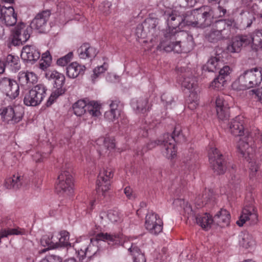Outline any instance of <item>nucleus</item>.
I'll use <instances>...</instances> for the list:
<instances>
[{
  "label": "nucleus",
  "mask_w": 262,
  "mask_h": 262,
  "mask_svg": "<svg viewBox=\"0 0 262 262\" xmlns=\"http://www.w3.org/2000/svg\"><path fill=\"white\" fill-rule=\"evenodd\" d=\"M19 58L17 56L8 55L7 57L5 67L11 69L12 71H16L19 69Z\"/></svg>",
  "instance_id": "nucleus-39"
},
{
  "label": "nucleus",
  "mask_w": 262,
  "mask_h": 262,
  "mask_svg": "<svg viewBox=\"0 0 262 262\" xmlns=\"http://www.w3.org/2000/svg\"><path fill=\"white\" fill-rule=\"evenodd\" d=\"M27 76L26 72H20L18 75V84L27 87Z\"/></svg>",
  "instance_id": "nucleus-56"
},
{
  "label": "nucleus",
  "mask_w": 262,
  "mask_h": 262,
  "mask_svg": "<svg viewBox=\"0 0 262 262\" xmlns=\"http://www.w3.org/2000/svg\"><path fill=\"white\" fill-rule=\"evenodd\" d=\"M39 262H62V258L56 255H50L42 259Z\"/></svg>",
  "instance_id": "nucleus-54"
},
{
  "label": "nucleus",
  "mask_w": 262,
  "mask_h": 262,
  "mask_svg": "<svg viewBox=\"0 0 262 262\" xmlns=\"http://www.w3.org/2000/svg\"><path fill=\"white\" fill-rule=\"evenodd\" d=\"M111 3L108 1H104L101 4L99 8L101 11L105 14H108L110 12Z\"/></svg>",
  "instance_id": "nucleus-55"
},
{
  "label": "nucleus",
  "mask_w": 262,
  "mask_h": 262,
  "mask_svg": "<svg viewBox=\"0 0 262 262\" xmlns=\"http://www.w3.org/2000/svg\"><path fill=\"white\" fill-rule=\"evenodd\" d=\"M113 177L111 169L103 170L99 173L97 181V189L104 192L110 189V180Z\"/></svg>",
  "instance_id": "nucleus-18"
},
{
  "label": "nucleus",
  "mask_w": 262,
  "mask_h": 262,
  "mask_svg": "<svg viewBox=\"0 0 262 262\" xmlns=\"http://www.w3.org/2000/svg\"><path fill=\"white\" fill-rule=\"evenodd\" d=\"M132 107L138 113L144 114L148 111L150 106L147 97L139 98L132 102Z\"/></svg>",
  "instance_id": "nucleus-28"
},
{
  "label": "nucleus",
  "mask_w": 262,
  "mask_h": 262,
  "mask_svg": "<svg viewBox=\"0 0 262 262\" xmlns=\"http://www.w3.org/2000/svg\"><path fill=\"white\" fill-rule=\"evenodd\" d=\"M73 58V53L72 52H70L68 53L65 56H63L57 60V65L64 67L66 66Z\"/></svg>",
  "instance_id": "nucleus-45"
},
{
  "label": "nucleus",
  "mask_w": 262,
  "mask_h": 262,
  "mask_svg": "<svg viewBox=\"0 0 262 262\" xmlns=\"http://www.w3.org/2000/svg\"><path fill=\"white\" fill-rule=\"evenodd\" d=\"M230 214L228 211L225 209H222L219 213L216 214L214 217V222L216 224L224 227L227 226L230 223Z\"/></svg>",
  "instance_id": "nucleus-31"
},
{
  "label": "nucleus",
  "mask_w": 262,
  "mask_h": 262,
  "mask_svg": "<svg viewBox=\"0 0 262 262\" xmlns=\"http://www.w3.org/2000/svg\"><path fill=\"white\" fill-rule=\"evenodd\" d=\"M25 230L20 228H14L2 229L0 230V244H1V238L7 237L10 235H23L25 234Z\"/></svg>",
  "instance_id": "nucleus-40"
},
{
  "label": "nucleus",
  "mask_w": 262,
  "mask_h": 262,
  "mask_svg": "<svg viewBox=\"0 0 262 262\" xmlns=\"http://www.w3.org/2000/svg\"><path fill=\"white\" fill-rule=\"evenodd\" d=\"M100 105L95 101H91L86 103V111L93 117H98L100 115Z\"/></svg>",
  "instance_id": "nucleus-36"
},
{
  "label": "nucleus",
  "mask_w": 262,
  "mask_h": 262,
  "mask_svg": "<svg viewBox=\"0 0 262 262\" xmlns=\"http://www.w3.org/2000/svg\"><path fill=\"white\" fill-rule=\"evenodd\" d=\"M225 83V79L218 76L211 82L210 86L213 88L219 90L223 88Z\"/></svg>",
  "instance_id": "nucleus-47"
},
{
  "label": "nucleus",
  "mask_w": 262,
  "mask_h": 262,
  "mask_svg": "<svg viewBox=\"0 0 262 262\" xmlns=\"http://www.w3.org/2000/svg\"><path fill=\"white\" fill-rule=\"evenodd\" d=\"M78 57L80 59L86 58L92 60L97 55L98 51L96 48L90 45L88 43H83L78 49Z\"/></svg>",
  "instance_id": "nucleus-25"
},
{
  "label": "nucleus",
  "mask_w": 262,
  "mask_h": 262,
  "mask_svg": "<svg viewBox=\"0 0 262 262\" xmlns=\"http://www.w3.org/2000/svg\"><path fill=\"white\" fill-rule=\"evenodd\" d=\"M0 20L6 26H13L17 22V14L13 7H5L0 15Z\"/></svg>",
  "instance_id": "nucleus-19"
},
{
  "label": "nucleus",
  "mask_w": 262,
  "mask_h": 262,
  "mask_svg": "<svg viewBox=\"0 0 262 262\" xmlns=\"http://www.w3.org/2000/svg\"><path fill=\"white\" fill-rule=\"evenodd\" d=\"M249 7L251 11L250 13L253 14L254 16L258 14L259 8L256 2H252L251 4H249Z\"/></svg>",
  "instance_id": "nucleus-64"
},
{
  "label": "nucleus",
  "mask_w": 262,
  "mask_h": 262,
  "mask_svg": "<svg viewBox=\"0 0 262 262\" xmlns=\"http://www.w3.org/2000/svg\"><path fill=\"white\" fill-rule=\"evenodd\" d=\"M184 210L188 215V219L195 221V223L203 229L208 230L211 228V225L214 222V219L207 213L200 214L197 209H193L188 203H186L184 207Z\"/></svg>",
  "instance_id": "nucleus-5"
},
{
  "label": "nucleus",
  "mask_w": 262,
  "mask_h": 262,
  "mask_svg": "<svg viewBox=\"0 0 262 262\" xmlns=\"http://www.w3.org/2000/svg\"><path fill=\"white\" fill-rule=\"evenodd\" d=\"M209 159L211 167L217 174H223L226 169L225 161L222 158V154L216 148H212L209 152Z\"/></svg>",
  "instance_id": "nucleus-11"
},
{
  "label": "nucleus",
  "mask_w": 262,
  "mask_h": 262,
  "mask_svg": "<svg viewBox=\"0 0 262 262\" xmlns=\"http://www.w3.org/2000/svg\"><path fill=\"white\" fill-rule=\"evenodd\" d=\"M31 32L29 26L23 23H18L12 31V44L19 46L25 43L29 39Z\"/></svg>",
  "instance_id": "nucleus-10"
},
{
  "label": "nucleus",
  "mask_w": 262,
  "mask_h": 262,
  "mask_svg": "<svg viewBox=\"0 0 262 262\" xmlns=\"http://www.w3.org/2000/svg\"><path fill=\"white\" fill-rule=\"evenodd\" d=\"M223 66V60L221 59L220 57L217 55L215 57H210L203 68L204 70L206 69L209 72H215Z\"/></svg>",
  "instance_id": "nucleus-32"
},
{
  "label": "nucleus",
  "mask_w": 262,
  "mask_h": 262,
  "mask_svg": "<svg viewBox=\"0 0 262 262\" xmlns=\"http://www.w3.org/2000/svg\"><path fill=\"white\" fill-rule=\"evenodd\" d=\"M243 26L246 27H250L253 21L255 19L253 14L250 13V11H242L240 13Z\"/></svg>",
  "instance_id": "nucleus-38"
},
{
  "label": "nucleus",
  "mask_w": 262,
  "mask_h": 262,
  "mask_svg": "<svg viewBox=\"0 0 262 262\" xmlns=\"http://www.w3.org/2000/svg\"><path fill=\"white\" fill-rule=\"evenodd\" d=\"M0 115L4 122L8 124H14L22 120L24 110L21 106H8L0 109Z\"/></svg>",
  "instance_id": "nucleus-7"
},
{
  "label": "nucleus",
  "mask_w": 262,
  "mask_h": 262,
  "mask_svg": "<svg viewBox=\"0 0 262 262\" xmlns=\"http://www.w3.org/2000/svg\"><path fill=\"white\" fill-rule=\"evenodd\" d=\"M186 141V138L182 132L180 126L175 127L172 134H164L162 138L159 140L163 145V155L168 159H172L176 155L177 150L175 148V142L182 143Z\"/></svg>",
  "instance_id": "nucleus-3"
},
{
  "label": "nucleus",
  "mask_w": 262,
  "mask_h": 262,
  "mask_svg": "<svg viewBox=\"0 0 262 262\" xmlns=\"http://www.w3.org/2000/svg\"><path fill=\"white\" fill-rule=\"evenodd\" d=\"M119 115L117 113L110 110L105 113L104 117L108 121H113L117 118Z\"/></svg>",
  "instance_id": "nucleus-60"
},
{
  "label": "nucleus",
  "mask_w": 262,
  "mask_h": 262,
  "mask_svg": "<svg viewBox=\"0 0 262 262\" xmlns=\"http://www.w3.org/2000/svg\"><path fill=\"white\" fill-rule=\"evenodd\" d=\"M164 16L169 25L172 28H169L164 32V38L158 46L160 50L176 53L188 52L193 47L192 36L183 31H178L177 27L180 24L181 18L172 12H165Z\"/></svg>",
  "instance_id": "nucleus-1"
},
{
  "label": "nucleus",
  "mask_w": 262,
  "mask_h": 262,
  "mask_svg": "<svg viewBox=\"0 0 262 262\" xmlns=\"http://www.w3.org/2000/svg\"><path fill=\"white\" fill-rule=\"evenodd\" d=\"M244 124L243 116H236L230 123L229 129L231 133L235 136H242L244 132Z\"/></svg>",
  "instance_id": "nucleus-26"
},
{
  "label": "nucleus",
  "mask_w": 262,
  "mask_h": 262,
  "mask_svg": "<svg viewBox=\"0 0 262 262\" xmlns=\"http://www.w3.org/2000/svg\"><path fill=\"white\" fill-rule=\"evenodd\" d=\"M163 221L157 214L148 212L145 217V228L152 234L157 235L162 232Z\"/></svg>",
  "instance_id": "nucleus-12"
},
{
  "label": "nucleus",
  "mask_w": 262,
  "mask_h": 262,
  "mask_svg": "<svg viewBox=\"0 0 262 262\" xmlns=\"http://www.w3.org/2000/svg\"><path fill=\"white\" fill-rule=\"evenodd\" d=\"M162 138V136L158 140L150 141L147 144V148L148 149H151L155 148L157 145H160L162 147V152H163V150L164 149L163 145L161 144V142H159V140H160Z\"/></svg>",
  "instance_id": "nucleus-61"
},
{
  "label": "nucleus",
  "mask_w": 262,
  "mask_h": 262,
  "mask_svg": "<svg viewBox=\"0 0 262 262\" xmlns=\"http://www.w3.org/2000/svg\"><path fill=\"white\" fill-rule=\"evenodd\" d=\"M62 94H59L57 93V91L55 90L54 92H53L51 95H50V97L49 98L47 102V106L51 105L53 102L54 101V100L60 95H62Z\"/></svg>",
  "instance_id": "nucleus-63"
},
{
  "label": "nucleus",
  "mask_w": 262,
  "mask_h": 262,
  "mask_svg": "<svg viewBox=\"0 0 262 262\" xmlns=\"http://www.w3.org/2000/svg\"><path fill=\"white\" fill-rule=\"evenodd\" d=\"M50 15V12L49 11H44L40 13H38L32 21L30 27L31 30L34 29L40 30V31L43 30Z\"/></svg>",
  "instance_id": "nucleus-23"
},
{
  "label": "nucleus",
  "mask_w": 262,
  "mask_h": 262,
  "mask_svg": "<svg viewBox=\"0 0 262 262\" xmlns=\"http://www.w3.org/2000/svg\"><path fill=\"white\" fill-rule=\"evenodd\" d=\"M215 28L212 29L206 34V39L210 42H216L225 38V32L228 29L229 25L226 24L225 20H221L216 22Z\"/></svg>",
  "instance_id": "nucleus-15"
},
{
  "label": "nucleus",
  "mask_w": 262,
  "mask_h": 262,
  "mask_svg": "<svg viewBox=\"0 0 262 262\" xmlns=\"http://www.w3.org/2000/svg\"><path fill=\"white\" fill-rule=\"evenodd\" d=\"M220 69L219 71V77L224 78L225 79V77L228 76L230 72V68L228 66H225L221 67L219 69Z\"/></svg>",
  "instance_id": "nucleus-57"
},
{
  "label": "nucleus",
  "mask_w": 262,
  "mask_h": 262,
  "mask_svg": "<svg viewBox=\"0 0 262 262\" xmlns=\"http://www.w3.org/2000/svg\"><path fill=\"white\" fill-rule=\"evenodd\" d=\"M119 219L117 212L114 211H110L107 212V220L112 223H115Z\"/></svg>",
  "instance_id": "nucleus-59"
},
{
  "label": "nucleus",
  "mask_w": 262,
  "mask_h": 262,
  "mask_svg": "<svg viewBox=\"0 0 262 262\" xmlns=\"http://www.w3.org/2000/svg\"><path fill=\"white\" fill-rule=\"evenodd\" d=\"M250 40L248 35L236 36L232 38L231 43L227 47V50L231 53L238 52L243 46L250 44Z\"/></svg>",
  "instance_id": "nucleus-20"
},
{
  "label": "nucleus",
  "mask_w": 262,
  "mask_h": 262,
  "mask_svg": "<svg viewBox=\"0 0 262 262\" xmlns=\"http://www.w3.org/2000/svg\"><path fill=\"white\" fill-rule=\"evenodd\" d=\"M121 105L120 102L118 99H115L114 100H112L111 103L110 104V106L111 108V110L114 111L119 114L120 111L118 110V107Z\"/></svg>",
  "instance_id": "nucleus-62"
},
{
  "label": "nucleus",
  "mask_w": 262,
  "mask_h": 262,
  "mask_svg": "<svg viewBox=\"0 0 262 262\" xmlns=\"http://www.w3.org/2000/svg\"><path fill=\"white\" fill-rule=\"evenodd\" d=\"M21 58L27 61H36L40 56V53L33 46H26L23 47L21 53Z\"/></svg>",
  "instance_id": "nucleus-22"
},
{
  "label": "nucleus",
  "mask_w": 262,
  "mask_h": 262,
  "mask_svg": "<svg viewBox=\"0 0 262 262\" xmlns=\"http://www.w3.org/2000/svg\"><path fill=\"white\" fill-rule=\"evenodd\" d=\"M86 102L84 100H79L73 104L74 113L77 116H81L86 113Z\"/></svg>",
  "instance_id": "nucleus-35"
},
{
  "label": "nucleus",
  "mask_w": 262,
  "mask_h": 262,
  "mask_svg": "<svg viewBox=\"0 0 262 262\" xmlns=\"http://www.w3.org/2000/svg\"><path fill=\"white\" fill-rule=\"evenodd\" d=\"M108 68V64L104 63L103 65L98 66L93 70V74L92 75L91 77L93 81H94L97 77H98L101 74L103 73Z\"/></svg>",
  "instance_id": "nucleus-43"
},
{
  "label": "nucleus",
  "mask_w": 262,
  "mask_h": 262,
  "mask_svg": "<svg viewBox=\"0 0 262 262\" xmlns=\"http://www.w3.org/2000/svg\"><path fill=\"white\" fill-rule=\"evenodd\" d=\"M47 91V89L43 84H37L25 95L24 104L31 106L38 105L46 97Z\"/></svg>",
  "instance_id": "nucleus-6"
},
{
  "label": "nucleus",
  "mask_w": 262,
  "mask_h": 262,
  "mask_svg": "<svg viewBox=\"0 0 262 262\" xmlns=\"http://www.w3.org/2000/svg\"><path fill=\"white\" fill-rule=\"evenodd\" d=\"M247 161L249 163L250 177V178L254 177L256 176L259 168L258 164L255 159V155H254V157L252 160Z\"/></svg>",
  "instance_id": "nucleus-42"
},
{
  "label": "nucleus",
  "mask_w": 262,
  "mask_h": 262,
  "mask_svg": "<svg viewBox=\"0 0 262 262\" xmlns=\"http://www.w3.org/2000/svg\"><path fill=\"white\" fill-rule=\"evenodd\" d=\"M56 190L60 195L70 196L73 193V182L69 171L61 170L58 177Z\"/></svg>",
  "instance_id": "nucleus-8"
},
{
  "label": "nucleus",
  "mask_w": 262,
  "mask_h": 262,
  "mask_svg": "<svg viewBox=\"0 0 262 262\" xmlns=\"http://www.w3.org/2000/svg\"><path fill=\"white\" fill-rule=\"evenodd\" d=\"M256 133H249L245 136L242 137L237 145V149L240 154L247 160H252L255 155V146L252 144V139L253 134Z\"/></svg>",
  "instance_id": "nucleus-9"
},
{
  "label": "nucleus",
  "mask_w": 262,
  "mask_h": 262,
  "mask_svg": "<svg viewBox=\"0 0 262 262\" xmlns=\"http://www.w3.org/2000/svg\"><path fill=\"white\" fill-rule=\"evenodd\" d=\"M182 87L184 90H187L191 95L198 93V83L196 78L188 70L183 74L181 79Z\"/></svg>",
  "instance_id": "nucleus-17"
},
{
  "label": "nucleus",
  "mask_w": 262,
  "mask_h": 262,
  "mask_svg": "<svg viewBox=\"0 0 262 262\" xmlns=\"http://www.w3.org/2000/svg\"><path fill=\"white\" fill-rule=\"evenodd\" d=\"M239 244L245 248H248L254 244L252 236L248 233H244L240 235Z\"/></svg>",
  "instance_id": "nucleus-41"
},
{
  "label": "nucleus",
  "mask_w": 262,
  "mask_h": 262,
  "mask_svg": "<svg viewBox=\"0 0 262 262\" xmlns=\"http://www.w3.org/2000/svg\"><path fill=\"white\" fill-rule=\"evenodd\" d=\"M262 81V68L255 67L244 71L234 82L233 86L239 90L257 86Z\"/></svg>",
  "instance_id": "nucleus-2"
},
{
  "label": "nucleus",
  "mask_w": 262,
  "mask_h": 262,
  "mask_svg": "<svg viewBox=\"0 0 262 262\" xmlns=\"http://www.w3.org/2000/svg\"><path fill=\"white\" fill-rule=\"evenodd\" d=\"M23 182V177L17 174L6 179L4 186L7 189L17 190L22 186Z\"/></svg>",
  "instance_id": "nucleus-27"
},
{
  "label": "nucleus",
  "mask_w": 262,
  "mask_h": 262,
  "mask_svg": "<svg viewBox=\"0 0 262 262\" xmlns=\"http://www.w3.org/2000/svg\"><path fill=\"white\" fill-rule=\"evenodd\" d=\"M121 238L120 235L111 234L107 233H100L97 234L95 238L96 241H102L106 242L108 244H118Z\"/></svg>",
  "instance_id": "nucleus-34"
},
{
  "label": "nucleus",
  "mask_w": 262,
  "mask_h": 262,
  "mask_svg": "<svg viewBox=\"0 0 262 262\" xmlns=\"http://www.w3.org/2000/svg\"><path fill=\"white\" fill-rule=\"evenodd\" d=\"M215 108L217 118L219 120L225 121L229 117V108L225 104L222 97H216L215 100Z\"/></svg>",
  "instance_id": "nucleus-24"
},
{
  "label": "nucleus",
  "mask_w": 262,
  "mask_h": 262,
  "mask_svg": "<svg viewBox=\"0 0 262 262\" xmlns=\"http://www.w3.org/2000/svg\"><path fill=\"white\" fill-rule=\"evenodd\" d=\"M19 85L17 82L9 78L3 77L0 79V91L11 99H15L19 95Z\"/></svg>",
  "instance_id": "nucleus-13"
},
{
  "label": "nucleus",
  "mask_w": 262,
  "mask_h": 262,
  "mask_svg": "<svg viewBox=\"0 0 262 262\" xmlns=\"http://www.w3.org/2000/svg\"><path fill=\"white\" fill-rule=\"evenodd\" d=\"M59 233H55L54 234H50L51 248L53 249L59 247Z\"/></svg>",
  "instance_id": "nucleus-52"
},
{
  "label": "nucleus",
  "mask_w": 262,
  "mask_h": 262,
  "mask_svg": "<svg viewBox=\"0 0 262 262\" xmlns=\"http://www.w3.org/2000/svg\"><path fill=\"white\" fill-rule=\"evenodd\" d=\"M209 198L206 193L203 194L202 196H198L195 199V204L199 207H202L204 204H206Z\"/></svg>",
  "instance_id": "nucleus-53"
},
{
  "label": "nucleus",
  "mask_w": 262,
  "mask_h": 262,
  "mask_svg": "<svg viewBox=\"0 0 262 262\" xmlns=\"http://www.w3.org/2000/svg\"><path fill=\"white\" fill-rule=\"evenodd\" d=\"M27 76V87H30L31 84L37 81V77L35 73L32 72H26Z\"/></svg>",
  "instance_id": "nucleus-50"
},
{
  "label": "nucleus",
  "mask_w": 262,
  "mask_h": 262,
  "mask_svg": "<svg viewBox=\"0 0 262 262\" xmlns=\"http://www.w3.org/2000/svg\"><path fill=\"white\" fill-rule=\"evenodd\" d=\"M128 250L133 256L134 262H146L144 254L141 252L138 247L135 245H132Z\"/></svg>",
  "instance_id": "nucleus-37"
},
{
  "label": "nucleus",
  "mask_w": 262,
  "mask_h": 262,
  "mask_svg": "<svg viewBox=\"0 0 262 262\" xmlns=\"http://www.w3.org/2000/svg\"><path fill=\"white\" fill-rule=\"evenodd\" d=\"M58 7L60 9V12H62L64 15L67 16L73 12L72 9L69 4H67L64 3H60L58 5Z\"/></svg>",
  "instance_id": "nucleus-48"
},
{
  "label": "nucleus",
  "mask_w": 262,
  "mask_h": 262,
  "mask_svg": "<svg viewBox=\"0 0 262 262\" xmlns=\"http://www.w3.org/2000/svg\"><path fill=\"white\" fill-rule=\"evenodd\" d=\"M59 247H67L68 245H70V243L69 242V233L66 231H62L59 233Z\"/></svg>",
  "instance_id": "nucleus-44"
},
{
  "label": "nucleus",
  "mask_w": 262,
  "mask_h": 262,
  "mask_svg": "<svg viewBox=\"0 0 262 262\" xmlns=\"http://www.w3.org/2000/svg\"><path fill=\"white\" fill-rule=\"evenodd\" d=\"M50 77L54 80V87L56 88L57 93L59 94H63L64 90L62 89L65 81V77L63 74L60 73L57 71H53Z\"/></svg>",
  "instance_id": "nucleus-30"
},
{
  "label": "nucleus",
  "mask_w": 262,
  "mask_h": 262,
  "mask_svg": "<svg viewBox=\"0 0 262 262\" xmlns=\"http://www.w3.org/2000/svg\"><path fill=\"white\" fill-rule=\"evenodd\" d=\"M192 14L195 19L189 25L193 27H206L211 25L213 22V15L212 9L208 6H203L192 11Z\"/></svg>",
  "instance_id": "nucleus-4"
},
{
  "label": "nucleus",
  "mask_w": 262,
  "mask_h": 262,
  "mask_svg": "<svg viewBox=\"0 0 262 262\" xmlns=\"http://www.w3.org/2000/svg\"><path fill=\"white\" fill-rule=\"evenodd\" d=\"M257 221L258 215L252 203H249L245 205L236 224L242 227L246 222H248L250 225H254Z\"/></svg>",
  "instance_id": "nucleus-14"
},
{
  "label": "nucleus",
  "mask_w": 262,
  "mask_h": 262,
  "mask_svg": "<svg viewBox=\"0 0 262 262\" xmlns=\"http://www.w3.org/2000/svg\"><path fill=\"white\" fill-rule=\"evenodd\" d=\"M92 238H85L83 243L79 244L77 247L78 255L82 258L88 256L91 257L96 252V248L91 243H92Z\"/></svg>",
  "instance_id": "nucleus-21"
},
{
  "label": "nucleus",
  "mask_w": 262,
  "mask_h": 262,
  "mask_svg": "<svg viewBox=\"0 0 262 262\" xmlns=\"http://www.w3.org/2000/svg\"><path fill=\"white\" fill-rule=\"evenodd\" d=\"M99 142L102 141L103 142V147L105 149L111 150L113 149L115 147V143L108 138H100L98 140Z\"/></svg>",
  "instance_id": "nucleus-51"
},
{
  "label": "nucleus",
  "mask_w": 262,
  "mask_h": 262,
  "mask_svg": "<svg viewBox=\"0 0 262 262\" xmlns=\"http://www.w3.org/2000/svg\"><path fill=\"white\" fill-rule=\"evenodd\" d=\"M50 234L48 235H43L40 240V243L42 246L44 247L47 246L48 248L51 249Z\"/></svg>",
  "instance_id": "nucleus-58"
},
{
  "label": "nucleus",
  "mask_w": 262,
  "mask_h": 262,
  "mask_svg": "<svg viewBox=\"0 0 262 262\" xmlns=\"http://www.w3.org/2000/svg\"><path fill=\"white\" fill-rule=\"evenodd\" d=\"M85 70L84 66L78 63L77 62H73L67 68V75L71 78H75L80 74H83Z\"/></svg>",
  "instance_id": "nucleus-29"
},
{
  "label": "nucleus",
  "mask_w": 262,
  "mask_h": 262,
  "mask_svg": "<svg viewBox=\"0 0 262 262\" xmlns=\"http://www.w3.org/2000/svg\"><path fill=\"white\" fill-rule=\"evenodd\" d=\"M158 24L157 19L148 18L139 25L136 28V34L138 37L144 38L148 34L153 35Z\"/></svg>",
  "instance_id": "nucleus-16"
},
{
  "label": "nucleus",
  "mask_w": 262,
  "mask_h": 262,
  "mask_svg": "<svg viewBox=\"0 0 262 262\" xmlns=\"http://www.w3.org/2000/svg\"><path fill=\"white\" fill-rule=\"evenodd\" d=\"M259 30H256L252 33L248 38L250 39V44L251 48L255 51L262 49V37Z\"/></svg>",
  "instance_id": "nucleus-33"
},
{
  "label": "nucleus",
  "mask_w": 262,
  "mask_h": 262,
  "mask_svg": "<svg viewBox=\"0 0 262 262\" xmlns=\"http://www.w3.org/2000/svg\"><path fill=\"white\" fill-rule=\"evenodd\" d=\"M188 101V108L192 110L195 109L199 104L198 93H195L193 95L190 94Z\"/></svg>",
  "instance_id": "nucleus-46"
},
{
  "label": "nucleus",
  "mask_w": 262,
  "mask_h": 262,
  "mask_svg": "<svg viewBox=\"0 0 262 262\" xmlns=\"http://www.w3.org/2000/svg\"><path fill=\"white\" fill-rule=\"evenodd\" d=\"M212 10L213 18L221 17L224 16L226 13L227 10L225 8L219 5L216 8Z\"/></svg>",
  "instance_id": "nucleus-49"
}]
</instances>
